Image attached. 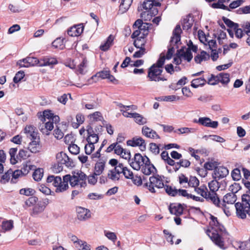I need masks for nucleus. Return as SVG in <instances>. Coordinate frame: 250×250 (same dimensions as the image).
I'll list each match as a JSON object with an SVG mask.
<instances>
[{
	"instance_id": "1",
	"label": "nucleus",
	"mask_w": 250,
	"mask_h": 250,
	"mask_svg": "<svg viewBox=\"0 0 250 250\" xmlns=\"http://www.w3.org/2000/svg\"><path fill=\"white\" fill-rule=\"evenodd\" d=\"M166 57L164 55L160 56L155 63L152 65L148 69L147 77L151 81L159 82L165 81L167 79L161 77L163 72V66L164 64Z\"/></svg>"
},
{
	"instance_id": "2",
	"label": "nucleus",
	"mask_w": 250,
	"mask_h": 250,
	"mask_svg": "<svg viewBox=\"0 0 250 250\" xmlns=\"http://www.w3.org/2000/svg\"><path fill=\"white\" fill-rule=\"evenodd\" d=\"M236 216L241 219L246 218L247 214L250 216V195L244 194L242 196V202L235 204Z\"/></svg>"
},
{
	"instance_id": "3",
	"label": "nucleus",
	"mask_w": 250,
	"mask_h": 250,
	"mask_svg": "<svg viewBox=\"0 0 250 250\" xmlns=\"http://www.w3.org/2000/svg\"><path fill=\"white\" fill-rule=\"evenodd\" d=\"M182 33V30L181 28L180 25H176L173 31L172 37L171 38L170 44L168 47V51L166 56L167 60H169L172 58L175 51L174 46H176V47H177V45L181 41V34Z\"/></svg>"
},
{
	"instance_id": "4",
	"label": "nucleus",
	"mask_w": 250,
	"mask_h": 250,
	"mask_svg": "<svg viewBox=\"0 0 250 250\" xmlns=\"http://www.w3.org/2000/svg\"><path fill=\"white\" fill-rule=\"evenodd\" d=\"M219 232L222 233L226 232L225 228L221 224L214 230V231L211 232L209 230H208L207 233L215 245L224 250L226 249L224 246V241L220 235L218 234Z\"/></svg>"
},
{
	"instance_id": "5",
	"label": "nucleus",
	"mask_w": 250,
	"mask_h": 250,
	"mask_svg": "<svg viewBox=\"0 0 250 250\" xmlns=\"http://www.w3.org/2000/svg\"><path fill=\"white\" fill-rule=\"evenodd\" d=\"M164 176L159 175L150 176L149 179V182L145 183L144 184V187H146L150 192L155 193L156 191L154 187L158 188H162L164 187Z\"/></svg>"
},
{
	"instance_id": "6",
	"label": "nucleus",
	"mask_w": 250,
	"mask_h": 250,
	"mask_svg": "<svg viewBox=\"0 0 250 250\" xmlns=\"http://www.w3.org/2000/svg\"><path fill=\"white\" fill-rule=\"evenodd\" d=\"M153 0H145L140 6H138V11H142L143 9L146 11L143 12L141 14L142 18H146V15L147 16H154L158 14V10L155 7H153Z\"/></svg>"
},
{
	"instance_id": "7",
	"label": "nucleus",
	"mask_w": 250,
	"mask_h": 250,
	"mask_svg": "<svg viewBox=\"0 0 250 250\" xmlns=\"http://www.w3.org/2000/svg\"><path fill=\"white\" fill-rule=\"evenodd\" d=\"M58 167L55 170L56 172H59L62 170V165H65L67 167H74V163L73 160L70 159L65 153L61 152L56 155Z\"/></svg>"
},
{
	"instance_id": "8",
	"label": "nucleus",
	"mask_w": 250,
	"mask_h": 250,
	"mask_svg": "<svg viewBox=\"0 0 250 250\" xmlns=\"http://www.w3.org/2000/svg\"><path fill=\"white\" fill-rule=\"evenodd\" d=\"M219 183L215 180H213L208 184V186L210 191H208V194H210L209 196L210 198H212L211 203L217 207H221L220 201L216 193V191L219 188Z\"/></svg>"
},
{
	"instance_id": "9",
	"label": "nucleus",
	"mask_w": 250,
	"mask_h": 250,
	"mask_svg": "<svg viewBox=\"0 0 250 250\" xmlns=\"http://www.w3.org/2000/svg\"><path fill=\"white\" fill-rule=\"evenodd\" d=\"M146 158H148L146 156H143L140 153H136L130 165L134 169L138 170L146 161Z\"/></svg>"
},
{
	"instance_id": "10",
	"label": "nucleus",
	"mask_w": 250,
	"mask_h": 250,
	"mask_svg": "<svg viewBox=\"0 0 250 250\" xmlns=\"http://www.w3.org/2000/svg\"><path fill=\"white\" fill-rule=\"evenodd\" d=\"M126 144L132 147L139 146L141 151L146 149V143L145 140L141 137H134L132 139L127 140Z\"/></svg>"
},
{
	"instance_id": "11",
	"label": "nucleus",
	"mask_w": 250,
	"mask_h": 250,
	"mask_svg": "<svg viewBox=\"0 0 250 250\" xmlns=\"http://www.w3.org/2000/svg\"><path fill=\"white\" fill-rule=\"evenodd\" d=\"M77 217L81 221H84L91 217L90 210L84 208L78 207L76 208Z\"/></svg>"
},
{
	"instance_id": "12",
	"label": "nucleus",
	"mask_w": 250,
	"mask_h": 250,
	"mask_svg": "<svg viewBox=\"0 0 250 250\" xmlns=\"http://www.w3.org/2000/svg\"><path fill=\"white\" fill-rule=\"evenodd\" d=\"M228 174L229 170L227 167L223 166H217L214 170L212 177L214 179L220 180L226 177Z\"/></svg>"
},
{
	"instance_id": "13",
	"label": "nucleus",
	"mask_w": 250,
	"mask_h": 250,
	"mask_svg": "<svg viewBox=\"0 0 250 250\" xmlns=\"http://www.w3.org/2000/svg\"><path fill=\"white\" fill-rule=\"evenodd\" d=\"M194 21V17L192 14H188L181 20V24L184 30H188L193 25Z\"/></svg>"
},
{
	"instance_id": "14",
	"label": "nucleus",
	"mask_w": 250,
	"mask_h": 250,
	"mask_svg": "<svg viewBox=\"0 0 250 250\" xmlns=\"http://www.w3.org/2000/svg\"><path fill=\"white\" fill-rule=\"evenodd\" d=\"M23 62H26V64H21V62H17V64L20 67H29L30 66L38 65L40 64V60L33 57H28L23 59Z\"/></svg>"
},
{
	"instance_id": "15",
	"label": "nucleus",
	"mask_w": 250,
	"mask_h": 250,
	"mask_svg": "<svg viewBox=\"0 0 250 250\" xmlns=\"http://www.w3.org/2000/svg\"><path fill=\"white\" fill-rule=\"evenodd\" d=\"M142 133L145 137L150 139H160V136L157 132L147 126H143L142 128Z\"/></svg>"
},
{
	"instance_id": "16",
	"label": "nucleus",
	"mask_w": 250,
	"mask_h": 250,
	"mask_svg": "<svg viewBox=\"0 0 250 250\" xmlns=\"http://www.w3.org/2000/svg\"><path fill=\"white\" fill-rule=\"evenodd\" d=\"M84 26L83 24L74 25L67 30V34L71 37L79 36L83 32Z\"/></svg>"
},
{
	"instance_id": "17",
	"label": "nucleus",
	"mask_w": 250,
	"mask_h": 250,
	"mask_svg": "<svg viewBox=\"0 0 250 250\" xmlns=\"http://www.w3.org/2000/svg\"><path fill=\"white\" fill-rule=\"evenodd\" d=\"M146 161H145L144 164L142 166L141 170L144 174L149 175L153 172L154 170H156V168L154 165L151 163L148 158H146Z\"/></svg>"
},
{
	"instance_id": "18",
	"label": "nucleus",
	"mask_w": 250,
	"mask_h": 250,
	"mask_svg": "<svg viewBox=\"0 0 250 250\" xmlns=\"http://www.w3.org/2000/svg\"><path fill=\"white\" fill-rule=\"evenodd\" d=\"M200 125L206 127H209L212 128H216L218 126L217 121H212L208 117H200Z\"/></svg>"
},
{
	"instance_id": "19",
	"label": "nucleus",
	"mask_w": 250,
	"mask_h": 250,
	"mask_svg": "<svg viewBox=\"0 0 250 250\" xmlns=\"http://www.w3.org/2000/svg\"><path fill=\"white\" fill-rule=\"evenodd\" d=\"M194 190L197 194H200L203 198H205L207 201L211 202L212 198H210L209 196L210 194H208V189L206 186L202 185L199 188L197 187L195 188Z\"/></svg>"
},
{
	"instance_id": "20",
	"label": "nucleus",
	"mask_w": 250,
	"mask_h": 250,
	"mask_svg": "<svg viewBox=\"0 0 250 250\" xmlns=\"http://www.w3.org/2000/svg\"><path fill=\"white\" fill-rule=\"evenodd\" d=\"M122 173L125 176V178L128 179H131L133 181V182L135 184H137L138 185H142L143 181H146V179L143 178L142 179L140 177H136L138 178V181L136 182V180L134 179V175L132 171H131L130 169H128L127 167L125 169L123 168V170H122Z\"/></svg>"
},
{
	"instance_id": "21",
	"label": "nucleus",
	"mask_w": 250,
	"mask_h": 250,
	"mask_svg": "<svg viewBox=\"0 0 250 250\" xmlns=\"http://www.w3.org/2000/svg\"><path fill=\"white\" fill-rule=\"evenodd\" d=\"M32 141L29 144L28 149L32 153L39 152L40 149V138L36 137V139H31Z\"/></svg>"
},
{
	"instance_id": "22",
	"label": "nucleus",
	"mask_w": 250,
	"mask_h": 250,
	"mask_svg": "<svg viewBox=\"0 0 250 250\" xmlns=\"http://www.w3.org/2000/svg\"><path fill=\"white\" fill-rule=\"evenodd\" d=\"M105 161L100 159L99 161L95 164L94 172L95 175L99 176L102 174L105 168Z\"/></svg>"
},
{
	"instance_id": "23",
	"label": "nucleus",
	"mask_w": 250,
	"mask_h": 250,
	"mask_svg": "<svg viewBox=\"0 0 250 250\" xmlns=\"http://www.w3.org/2000/svg\"><path fill=\"white\" fill-rule=\"evenodd\" d=\"M58 63L56 58L45 57L40 60L39 66H51Z\"/></svg>"
},
{
	"instance_id": "24",
	"label": "nucleus",
	"mask_w": 250,
	"mask_h": 250,
	"mask_svg": "<svg viewBox=\"0 0 250 250\" xmlns=\"http://www.w3.org/2000/svg\"><path fill=\"white\" fill-rule=\"evenodd\" d=\"M169 210L171 214L176 216H180L183 212V208L181 204H179L177 206H173L171 204L169 207Z\"/></svg>"
},
{
	"instance_id": "25",
	"label": "nucleus",
	"mask_w": 250,
	"mask_h": 250,
	"mask_svg": "<svg viewBox=\"0 0 250 250\" xmlns=\"http://www.w3.org/2000/svg\"><path fill=\"white\" fill-rule=\"evenodd\" d=\"M74 174L77 177L80 181V186L81 188H85L86 186V174L81 170H78L77 172H74Z\"/></svg>"
},
{
	"instance_id": "26",
	"label": "nucleus",
	"mask_w": 250,
	"mask_h": 250,
	"mask_svg": "<svg viewBox=\"0 0 250 250\" xmlns=\"http://www.w3.org/2000/svg\"><path fill=\"white\" fill-rule=\"evenodd\" d=\"M210 56L205 51H202L200 54L194 57V60L196 63H201L203 61H206L209 59Z\"/></svg>"
},
{
	"instance_id": "27",
	"label": "nucleus",
	"mask_w": 250,
	"mask_h": 250,
	"mask_svg": "<svg viewBox=\"0 0 250 250\" xmlns=\"http://www.w3.org/2000/svg\"><path fill=\"white\" fill-rule=\"evenodd\" d=\"M109 70H103L96 73V74L93 75L91 79L93 80L95 82L99 81V78L102 79H107L108 76L109 75Z\"/></svg>"
},
{
	"instance_id": "28",
	"label": "nucleus",
	"mask_w": 250,
	"mask_h": 250,
	"mask_svg": "<svg viewBox=\"0 0 250 250\" xmlns=\"http://www.w3.org/2000/svg\"><path fill=\"white\" fill-rule=\"evenodd\" d=\"M86 140L88 144H86L84 146L85 153L87 155H90L95 149L94 144L97 142H95L94 140H90L89 138H86Z\"/></svg>"
},
{
	"instance_id": "29",
	"label": "nucleus",
	"mask_w": 250,
	"mask_h": 250,
	"mask_svg": "<svg viewBox=\"0 0 250 250\" xmlns=\"http://www.w3.org/2000/svg\"><path fill=\"white\" fill-rule=\"evenodd\" d=\"M35 128L32 126L29 125L25 127L24 132L26 134L27 137H31V139H36V137H38V133L35 131Z\"/></svg>"
},
{
	"instance_id": "30",
	"label": "nucleus",
	"mask_w": 250,
	"mask_h": 250,
	"mask_svg": "<svg viewBox=\"0 0 250 250\" xmlns=\"http://www.w3.org/2000/svg\"><path fill=\"white\" fill-rule=\"evenodd\" d=\"M237 200L236 195L233 193L229 192L226 194L223 198L224 203L233 204Z\"/></svg>"
},
{
	"instance_id": "31",
	"label": "nucleus",
	"mask_w": 250,
	"mask_h": 250,
	"mask_svg": "<svg viewBox=\"0 0 250 250\" xmlns=\"http://www.w3.org/2000/svg\"><path fill=\"white\" fill-rule=\"evenodd\" d=\"M62 181L61 177L54 175L48 176L46 179L47 183H52V185L56 188L62 183Z\"/></svg>"
},
{
	"instance_id": "32",
	"label": "nucleus",
	"mask_w": 250,
	"mask_h": 250,
	"mask_svg": "<svg viewBox=\"0 0 250 250\" xmlns=\"http://www.w3.org/2000/svg\"><path fill=\"white\" fill-rule=\"evenodd\" d=\"M133 0H121L119 10L122 13L125 12L130 7Z\"/></svg>"
},
{
	"instance_id": "33",
	"label": "nucleus",
	"mask_w": 250,
	"mask_h": 250,
	"mask_svg": "<svg viewBox=\"0 0 250 250\" xmlns=\"http://www.w3.org/2000/svg\"><path fill=\"white\" fill-rule=\"evenodd\" d=\"M113 41V38L111 35H109L106 39L105 42L101 44L100 46V49L103 51H106L109 49L110 47L112 45Z\"/></svg>"
},
{
	"instance_id": "34",
	"label": "nucleus",
	"mask_w": 250,
	"mask_h": 250,
	"mask_svg": "<svg viewBox=\"0 0 250 250\" xmlns=\"http://www.w3.org/2000/svg\"><path fill=\"white\" fill-rule=\"evenodd\" d=\"M64 40L65 39L63 38H57L52 42V46L55 48H58L61 50L63 49L65 47V45L64 44Z\"/></svg>"
},
{
	"instance_id": "35",
	"label": "nucleus",
	"mask_w": 250,
	"mask_h": 250,
	"mask_svg": "<svg viewBox=\"0 0 250 250\" xmlns=\"http://www.w3.org/2000/svg\"><path fill=\"white\" fill-rule=\"evenodd\" d=\"M207 82L206 79L204 77H201L193 79L191 83V86L193 88H197L199 86L204 85Z\"/></svg>"
},
{
	"instance_id": "36",
	"label": "nucleus",
	"mask_w": 250,
	"mask_h": 250,
	"mask_svg": "<svg viewBox=\"0 0 250 250\" xmlns=\"http://www.w3.org/2000/svg\"><path fill=\"white\" fill-rule=\"evenodd\" d=\"M133 116L135 122L138 125H144L147 123V119L139 113L135 112V114H133Z\"/></svg>"
},
{
	"instance_id": "37",
	"label": "nucleus",
	"mask_w": 250,
	"mask_h": 250,
	"mask_svg": "<svg viewBox=\"0 0 250 250\" xmlns=\"http://www.w3.org/2000/svg\"><path fill=\"white\" fill-rule=\"evenodd\" d=\"M86 131L88 134V136L87 138H89L90 140H91V138H95V140H94L95 142H98L99 141V136L98 134L96 133L95 131L93 130V128L90 125H88L86 126Z\"/></svg>"
},
{
	"instance_id": "38",
	"label": "nucleus",
	"mask_w": 250,
	"mask_h": 250,
	"mask_svg": "<svg viewBox=\"0 0 250 250\" xmlns=\"http://www.w3.org/2000/svg\"><path fill=\"white\" fill-rule=\"evenodd\" d=\"M219 83L227 84L230 81L229 75L226 73H220L218 74Z\"/></svg>"
},
{
	"instance_id": "39",
	"label": "nucleus",
	"mask_w": 250,
	"mask_h": 250,
	"mask_svg": "<svg viewBox=\"0 0 250 250\" xmlns=\"http://www.w3.org/2000/svg\"><path fill=\"white\" fill-rule=\"evenodd\" d=\"M12 173V169H9L5 172L0 177V183L2 184H5L8 182Z\"/></svg>"
},
{
	"instance_id": "40",
	"label": "nucleus",
	"mask_w": 250,
	"mask_h": 250,
	"mask_svg": "<svg viewBox=\"0 0 250 250\" xmlns=\"http://www.w3.org/2000/svg\"><path fill=\"white\" fill-rule=\"evenodd\" d=\"M166 193L169 196H176L178 195V189L175 187H172L169 185H166L164 187Z\"/></svg>"
},
{
	"instance_id": "41",
	"label": "nucleus",
	"mask_w": 250,
	"mask_h": 250,
	"mask_svg": "<svg viewBox=\"0 0 250 250\" xmlns=\"http://www.w3.org/2000/svg\"><path fill=\"white\" fill-rule=\"evenodd\" d=\"M43 169L41 168H39L36 169L33 173V178L36 181H40L43 177Z\"/></svg>"
},
{
	"instance_id": "42",
	"label": "nucleus",
	"mask_w": 250,
	"mask_h": 250,
	"mask_svg": "<svg viewBox=\"0 0 250 250\" xmlns=\"http://www.w3.org/2000/svg\"><path fill=\"white\" fill-rule=\"evenodd\" d=\"M45 205L42 203H38L33 208V213L34 214H38L42 213L45 209Z\"/></svg>"
},
{
	"instance_id": "43",
	"label": "nucleus",
	"mask_w": 250,
	"mask_h": 250,
	"mask_svg": "<svg viewBox=\"0 0 250 250\" xmlns=\"http://www.w3.org/2000/svg\"><path fill=\"white\" fill-rule=\"evenodd\" d=\"M44 126L46 130L42 128L41 131L43 133H45L46 135H49V131L52 130L54 128V123L51 120L46 121Z\"/></svg>"
},
{
	"instance_id": "44",
	"label": "nucleus",
	"mask_w": 250,
	"mask_h": 250,
	"mask_svg": "<svg viewBox=\"0 0 250 250\" xmlns=\"http://www.w3.org/2000/svg\"><path fill=\"white\" fill-rule=\"evenodd\" d=\"M144 37L141 36L135 40L133 42L134 45L137 48L142 49L145 48V42Z\"/></svg>"
},
{
	"instance_id": "45",
	"label": "nucleus",
	"mask_w": 250,
	"mask_h": 250,
	"mask_svg": "<svg viewBox=\"0 0 250 250\" xmlns=\"http://www.w3.org/2000/svg\"><path fill=\"white\" fill-rule=\"evenodd\" d=\"M35 190L31 188H23L20 190V194L27 196H32L35 194Z\"/></svg>"
},
{
	"instance_id": "46",
	"label": "nucleus",
	"mask_w": 250,
	"mask_h": 250,
	"mask_svg": "<svg viewBox=\"0 0 250 250\" xmlns=\"http://www.w3.org/2000/svg\"><path fill=\"white\" fill-rule=\"evenodd\" d=\"M87 61L85 57L83 58L82 62L78 65L77 69V72L81 74H84V72L83 68L87 66Z\"/></svg>"
},
{
	"instance_id": "47",
	"label": "nucleus",
	"mask_w": 250,
	"mask_h": 250,
	"mask_svg": "<svg viewBox=\"0 0 250 250\" xmlns=\"http://www.w3.org/2000/svg\"><path fill=\"white\" fill-rule=\"evenodd\" d=\"M107 178L112 181H117L119 180L120 176L119 175L118 172H116L112 169H110L108 171Z\"/></svg>"
},
{
	"instance_id": "48",
	"label": "nucleus",
	"mask_w": 250,
	"mask_h": 250,
	"mask_svg": "<svg viewBox=\"0 0 250 250\" xmlns=\"http://www.w3.org/2000/svg\"><path fill=\"white\" fill-rule=\"evenodd\" d=\"M231 176L233 180L238 181L241 178V170L239 168H234L231 172Z\"/></svg>"
},
{
	"instance_id": "49",
	"label": "nucleus",
	"mask_w": 250,
	"mask_h": 250,
	"mask_svg": "<svg viewBox=\"0 0 250 250\" xmlns=\"http://www.w3.org/2000/svg\"><path fill=\"white\" fill-rule=\"evenodd\" d=\"M11 176H12V178L11 180V183L12 184H16L17 182V179L20 177L21 176H23L21 171L20 170H16L14 171L12 170V173Z\"/></svg>"
},
{
	"instance_id": "50",
	"label": "nucleus",
	"mask_w": 250,
	"mask_h": 250,
	"mask_svg": "<svg viewBox=\"0 0 250 250\" xmlns=\"http://www.w3.org/2000/svg\"><path fill=\"white\" fill-rule=\"evenodd\" d=\"M69 152L75 155H77L80 152V147L76 144L72 143L68 147Z\"/></svg>"
},
{
	"instance_id": "51",
	"label": "nucleus",
	"mask_w": 250,
	"mask_h": 250,
	"mask_svg": "<svg viewBox=\"0 0 250 250\" xmlns=\"http://www.w3.org/2000/svg\"><path fill=\"white\" fill-rule=\"evenodd\" d=\"M1 226L4 230H10L13 228V222L12 220L3 221Z\"/></svg>"
},
{
	"instance_id": "52",
	"label": "nucleus",
	"mask_w": 250,
	"mask_h": 250,
	"mask_svg": "<svg viewBox=\"0 0 250 250\" xmlns=\"http://www.w3.org/2000/svg\"><path fill=\"white\" fill-rule=\"evenodd\" d=\"M188 185L190 187L196 188L199 185V181L196 177L190 176L188 180Z\"/></svg>"
},
{
	"instance_id": "53",
	"label": "nucleus",
	"mask_w": 250,
	"mask_h": 250,
	"mask_svg": "<svg viewBox=\"0 0 250 250\" xmlns=\"http://www.w3.org/2000/svg\"><path fill=\"white\" fill-rule=\"evenodd\" d=\"M24 76V71L21 70L18 71L13 78V82L16 83H18L23 78Z\"/></svg>"
},
{
	"instance_id": "54",
	"label": "nucleus",
	"mask_w": 250,
	"mask_h": 250,
	"mask_svg": "<svg viewBox=\"0 0 250 250\" xmlns=\"http://www.w3.org/2000/svg\"><path fill=\"white\" fill-rule=\"evenodd\" d=\"M149 149L155 155H157L160 152L159 146L154 143L149 144Z\"/></svg>"
},
{
	"instance_id": "55",
	"label": "nucleus",
	"mask_w": 250,
	"mask_h": 250,
	"mask_svg": "<svg viewBox=\"0 0 250 250\" xmlns=\"http://www.w3.org/2000/svg\"><path fill=\"white\" fill-rule=\"evenodd\" d=\"M238 248L240 250H250V240L240 242Z\"/></svg>"
},
{
	"instance_id": "56",
	"label": "nucleus",
	"mask_w": 250,
	"mask_h": 250,
	"mask_svg": "<svg viewBox=\"0 0 250 250\" xmlns=\"http://www.w3.org/2000/svg\"><path fill=\"white\" fill-rule=\"evenodd\" d=\"M38 200V198L37 197L32 196L26 200L25 204L27 207H31L35 205Z\"/></svg>"
},
{
	"instance_id": "57",
	"label": "nucleus",
	"mask_w": 250,
	"mask_h": 250,
	"mask_svg": "<svg viewBox=\"0 0 250 250\" xmlns=\"http://www.w3.org/2000/svg\"><path fill=\"white\" fill-rule=\"evenodd\" d=\"M218 83H219L218 75L211 74L210 77L208 79V83L210 85H215Z\"/></svg>"
},
{
	"instance_id": "58",
	"label": "nucleus",
	"mask_w": 250,
	"mask_h": 250,
	"mask_svg": "<svg viewBox=\"0 0 250 250\" xmlns=\"http://www.w3.org/2000/svg\"><path fill=\"white\" fill-rule=\"evenodd\" d=\"M217 162L215 161L208 162L205 163L204 167L207 170H211L217 167Z\"/></svg>"
},
{
	"instance_id": "59",
	"label": "nucleus",
	"mask_w": 250,
	"mask_h": 250,
	"mask_svg": "<svg viewBox=\"0 0 250 250\" xmlns=\"http://www.w3.org/2000/svg\"><path fill=\"white\" fill-rule=\"evenodd\" d=\"M211 6L214 9H222L230 11L229 8L228 6H226L224 4L219 3L218 1L217 3H212Z\"/></svg>"
},
{
	"instance_id": "60",
	"label": "nucleus",
	"mask_w": 250,
	"mask_h": 250,
	"mask_svg": "<svg viewBox=\"0 0 250 250\" xmlns=\"http://www.w3.org/2000/svg\"><path fill=\"white\" fill-rule=\"evenodd\" d=\"M68 188V184H63L62 181V183L59 185V186H57L55 192L57 193L62 192L66 190Z\"/></svg>"
},
{
	"instance_id": "61",
	"label": "nucleus",
	"mask_w": 250,
	"mask_h": 250,
	"mask_svg": "<svg viewBox=\"0 0 250 250\" xmlns=\"http://www.w3.org/2000/svg\"><path fill=\"white\" fill-rule=\"evenodd\" d=\"M54 135L56 139L59 140L62 139L64 136V133L60 129L58 125H56V128L54 131Z\"/></svg>"
},
{
	"instance_id": "62",
	"label": "nucleus",
	"mask_w": 250,
	"mask_h": 250,
	"mask_svg": "<svg viewBox=\"0 0 250 250\" xmlns=\"http://www.w3.org/2000/svg\"><path fill=\"white\" fill-rule=\"evenodd\" d=\"M244 2V0H234L229 4V7H228L229 8V10H230V9H234L239 7V6L242 5Z\"/></svg>"
},
{
	"instance_id": "63",
	"label": "nucleus",
	"mask_w": 250,
	"mask_h": 250,
	"mask_svg": "<svg viewBox=\"0 0 250 250\" xmlns=\"http://www.w3.org/2000/svg\"><path fill=\"white\" fill-rule=\"evenodd\" d=\"M180 134H188L190 133H194L196 129L194 128L182 127L178 129Z\"/></svg>"
},
{
	"instance_id": "64",
	"label": "nucleus",
	"mask_w": 250,
	"mask_h": 250,
	"mask_svg": "<svg viewBox=\"0 0 250 250\" xmlns=\"http://www.w3.org/2000/svg\"><path fill=\"white\" fill-rule=\"evenodd\" d=\"M39 190L45 195H51L52 191L48 187L42 185L39 187Z\"/></svg>"
}]
</instances>
